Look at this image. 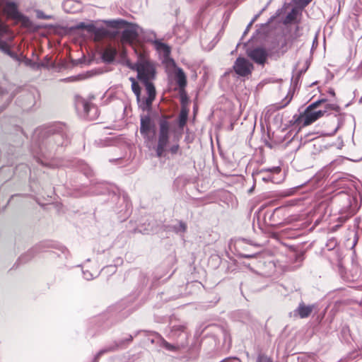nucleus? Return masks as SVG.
<instances>
[{
    "instance_id": "40",
    "label": "nucleus",
    "mask_w": 362,
    "mask_h": 362,
    "mask_svg": "<svg viewBox=\"0 0 362 362\" xmlns=\"http://www.w3.org/2000/svg\"><path fill=\"white\" fill-rule=\"evenodd\" d=\"M255 187V185L254 183L253 185L248 189V191H247L248 194H252Z\"/></svg>"
},
{
    "instance_id": "22",
    "label": "nucleus",
    "mask_w": 362,
    "mask_h": 362,
    "mask_svg": "<svg viewBox=\"0 0 362 362\" xmlns=\"http://www.w3.org/2000/svg\"><path fill=\"white\" fill-rule=\"evenodd\" d=\"M172 230L177 234H183L187 230V224L182 221H177V223L171 226Z\"/></svg>"
},
{
    "instance_id": "9",
    "label": "nucleus",
    "mask_w": 362,
    "mask_h": 362,
    "mask_svg": "<svg viewBox=\"0 0 362 362\" xmlns=\"http://www.w3.org/2000/svg\"><path fill=\"white\" fill-rule=\"evenodd\" d=\"M247 56L258 64H264L267 59L268 52L263 47H255L252 49H247Z\"/></svg>"
},
{
    "instance_id": "23",
    "label": "nucleus",
    "mask_w": 362,
    "mask_h": 362,
    "mask_svg": "<svg viewBox=\"0 0 362 362\" xmlns=\"http://www.w3.org/2000/svg\"><path fill=\"white\" fill-rule=\"evenodd\" d=\"M143 83L146 87V93L148 95L147 97L154 100L156 93L154 85L151 81L144 82Z\"/></svg>"
},
{
    "instance_id": "27",
    "label": "nucleus",
    "mask_w": 362,
    "mask_h": 362,
    "mask_svg": "<svg viewBox=\"0 0 362 362\" xmlns=\"http://www.w3.org/2000/svg\"><path fill=\"white\" fill-rule=\"evenodd\" d=\"M83 275L84 279L86 280H91L98 275V272L95 271L94 273H93L88 270H83Z\"/></svg>"
},
{
    "instance_id": "8",
    "label": "nucleus",
    "mask_w": 362,
    "mask_h": 362,
    "mask_svg": "<svg viewBox=\"0 0 362 362\" xmlns=\"http://www.w3.org/2000/svg\"><path fill=\"white\" fill-rule=\"evenodd\" d=\"M235 73L240 76H247L250 75L253 69L252 64L244 57L236 59L233 65Z\"/></svg>"
},
{
    "instance_id": "48",
    "label": "nucleus",
    "mask_w": 362,
    "mask_h": 362,
    "mask_svg": "<svg viewBox=\"0 0 362 362\" xmlns=\"http://www.w3.org/2000/svg\"><path fill=\"white\" fill-rule=\"evenodd\" d=\"M359 103H362V97L359 99Z\"/></svg>"
},
{
    "instance_id": "21",
    "label": "nucleus",
    "mask_w": 362,
    "mask_h": 362,
    "mask_svg": "<svg viewBox=\"0 0 362 362\" xmlns=\"http://www.w3.org/2000/svg\"><path fill=\"white\" fill-rule=\"evenodd\" d=\"M140 35L144 38V40L147 42H151L154 45L155 41H158L156 40V35L153 31L151 30H144L143 29V33L140 34Z\"/></svg>"
},
{
    "instance_id": "11",
    "label": "nucleus",
    "mask_w": 362,
    "mask_h": 362,
    "mask_svg": "<svg viewBox=\"0 0 362 362\" xmlns=\"http://www.w3.org/2000/svg\"><path fill=\"white\" fill-rule=\"evenodd\" d=\"M124 346V341H115L112 344L100 349L94 356L93 362H98L99 358L105 354L115 351L120 349Z\"/></svg>"
},
{
    "instance_id": "17",
    "label": "nucleus",
    "mask_w": 362,
    "mask_h": 362,
    "mask_svg": "<svg viewBox=\"0 0 362 362\" xmlns=\"http://www.w3.org/2000/svg\"><path fill=\"white\" fill-rule=\"evenodd\" d=\"M90 34L94 35L95 41H100L107 35V30L104 28H97L94 25Z\"/></svg>"
},
{
    "instance_id": "39",
    "label": "nucleus",
    "mask_w": 362,
    "mask_h": 362,
    "mask_svg": "<svg viewBox=\"0 0 362 362\" xmlns=\"http://www.w3.org/2000/svg\"><path fill=\"white\" fill-rule=\"evenodd\" d=\"M258 17V15L255 16L252 20L249 23V26H252V25L253 24V23L256 21V19Z\"/></svg>"
},
{
    "instance_id": "30",
    "label": "nucleus",
    "mask_w": 362,
    "mask_h": 362,
    "mask_svg": "<svg viewBox=\"0 0 362 362\" xmlns=\"http://www.w3.org/2000/svg\"><path fill=\"white\" fill-rule=\"evenodd\" d=\"M313 0H294V3L300 6L301 8L305 7L308 5Z\"/></svg>"
},
{
    "instance_id": "41",
    "label": "nucleus",
    "mask_w": 362,
    "mask_h": 362,
    "mask_svg": "<svg viewBox=\"0 0 362 362\" xmlns=\"http://www.w3.org/2000/svg\"><path fill=\"white\" fill-rule=\"evenodd\" d=\"M255 256V255H243V257H245V258H252V257H254Z\"/></svg>"
},
{
    "instance_id": "37",
    "label": "nucleus",
    "mask_w": 362,
    "mask_h": 362,
    "mask_svg": "<svg viewBox=\"0 0 362 362\" xmlns=\"http://www.w3.org/2000/svg\"><path fill=\"white\" fill-rule=\"evenodd\" d=\"M68 194L70 196L78 197V196H81V194L77 191H75V192H68Z\"/></svg>"
},
{
    "instance_id": "14",
    "label": "nucleus",
    "mask_w": 362,
    "mask_h": 362,
    "mask_svg": "<svg viewBox=\"0 0 362 362\" xmlns=\"http://www.w3.org/2000/svg\"><path fill=\"white\" fill-rule=\"evenodd\" d=\"M300 15H301V11L297 8H293L284 18L283 21L284 24L288 25L298 23V17Z\"/></svg>"
},
{
    "instance_id": "50",
    "label": "nucleus",
    "mask_w": 362,
    "mask_h": 362,
    "mask_svg": "<svg viewBox=\"0 0 362 362\" xmlns=\"http://www.w3.org/2000/svg\"><path fill=\"white\" fill-rule=\"evenodd\" d=\"M339 178H336V179H334V181H338V180H339Z\"/></svg>"
},
{
    "instance_id": "4",
    "label": "nucleus",
    "mask_w": 362,
    "mask_h": 362,
    "mask_svg": "<svg viewBox=\"0 0 362 362\" xmlns=\"http://www.w3.org/2000/svg\"><path fill=\"white\" fill-rule=\"evenodd\" d=\"M108 26L113 28H124L122 33L121 40L123 43L133 44L140 34L143 33V28L136 24L128 23L124 20H112L107 22Z\"/></svg>"
},
{
    "instance_id": "32",
    "label": "nucleus",
    "mask_w": 362,
    "mask_h": 362,
    "mask_svg": "<svg viewBox=\"0 0 362 362\" xmlns=\"http://www.w3.org/2000/svg\"><path fill=\"white\" fill-rule=\"evenodd\" d=\"M36 13L39 19H50L52 18L50 16L45 15L42 11H37Z\"/></svg>"
},
{
    "instance_id": "5",
    "label": "nucleus",
    "mask_w": 362,
    "mask_h": 362,
    "mask_svg": "<svg viewBox=\"0 0 362 362\" xmlns=\"http://www.w3.org/2000/svg\"><path fill=\"white\" fill-rule=\"evenodd\" d=\"M331 111H334V117H337L340 112V107L337 104L326 103L325 107L319 110H305L303 115L300 117V120L303 126H308L322 117L331 114Z\"/></svg>"
},
{
    "instance_id": "38",
    "label": "nucleus",
    "mask_w": 362,
    "mask_h": 362,
    "mask_svg": "<svg viewBox=\"0 0 362 362\" xmlns=\"http://www.w3.org/2000/svg\"><path fill=\"white\" fill-rule=\"evenodd\" d=\"M290 100H291V99H289L287 102L284 103V104H281L279 105H277L276 109H281V108H283V107H286L288 104Z\"/></svg>"
},
{
    "instance_id": "10",
    "label": "nucleus",
    "mask_w": 362,
    "mask_h": 362,
    "mask_svg": "<svg viewBox=\"0 0 362 362\" xmlns=\"http://www.w3.org/2000/svg\"><path fill=\"white\" fill-rule=\"evenodd\" d=\"M315 308V305H305L303 302L298 304V306L293 310V315L294 317H299L301 319L308 317L313 310Z\"/></svg>"
},
{
    "instance_id": "20",
    "label": "nucleus",
    "mask_w": 362,
    "mask_h": 362,
    "mask_svg": "<svg viewBox=\"0 0 362 362\" xmlns=\"http://www.w3.org/2000/svg\"><path fill=\"white\" fill-rule=\"evenodd\" d=\"M5 11L12 16H17L18 14V8L16 3L13 1H8L6 3Z\"/></svg>"
},
{
    "instance_id": "18",
    "label": "nucleus",
    "mask_w": 362,
    "mask_h": 362,
    "mask_svg": "<svg viewBox=\"0 0 362 362\" xmlns=\"http://www.w3.org/2000/svg\"><path fill=\"white\" fill-rule=\"evenodd\" d=\"M189 110L185 107H182L179 114L178 117V126L180 129H182L185 126L187 117H188Z\"/></svg>"
},
{
    "instance_id": "15",
    "label": "nucleus",
    "mask_w": 362,
    "mask_h": 362,
    "mask_svg": "<svg viewBox=\"0 0 362 362\" xmlns=\"http://www.w3.org/2000/svg\"><path fill=\"white\" fill-rule=\"evenodd\" d=\"M175 81L178 86L182 89L187 85L186 75L183 70L180 68H177L175 71Z\"/></svg>"
},
{
    "instance_id": "7",
    "label": "nucleus",
    "mask_w": 362,
    "mask_h": 362,
    "mask_svg": "<svg viewBox=\"0 0 362 362\" xmlns=\"http://www.w3.org/2000/svg\"><path fill=\"white\" fill-rule=\"evenodd\" d=\"M140 134L148 146L155 139L156 124L148 115H142L140 119Z\"/></svg>"
},
{
    "instance_id": "3",
    "label": "nucleus",
    "mask_w": 362,
    "mask_h": 362,
    "mask_svg": "<svg viewBox=\"0 0 362 362\" xmlns=\"http://www.w3.org/2000/svg\"><path fill=\"white\" fill-rule=\"evenodd\" d=\"M134 51L137 54V62L134 64L128 62V67L132 70L136 71L137 78L142 83L153 80L156 77L154 64L148 59L146 53L143 49L134 48Z\"/></svg>"
},
{
    "instance_id": "43",
    "label": "nucleus",
    "mask_w": 362,
    "mask_h": 362,
    "mask_svg": "<svg viewBox=\"0 0 362 362\" xmlns=\"http://www.w3.org/2000/svg\"><path fill=\"white\" fill-rule=\"evenodd\" d=\"M274 171L275 173H279L281 171V168L279 167H276V168H274Z\"/></svg>"
},
{
    "instance_id": "2",
    "label": "nucleus",
    "mask_w": 362,
    "mask_h": 362,
    "mask_svg": "<svg viewBox=\"0 0 362 362\" xmlns=\"http://www.w3.org/2000/svg\"><path fill=\"white\" fill-rule=\"evenodd\" d=\"M38 146L40 153L45 156L46 150L52 151L56 146H62L66 143V134L62 129L50 127L38 132Z\"/></svg>"
},
{
    "instance_id": "25",
    "label": "nucleus",
    "mask_w": 362,
    "mask_h": 362,
    "mask_svg": "<svg viewBox=\"0 0 362 362\" xmlns=\"http://www.w3.org/2000/svg\"><path fill=\"white\" fill-rule=\"evenodd\" d=\"M326 103H328L326 99L318 100L309 105L305 110H316L317 107H322V105L325 107Z\"/></svg>"
},
{
    "instance_id": "52",
    "label": "nucleus",
    "mask_w": 362,
    "mask_h": 362,
    "mask_svg": "<svg viewBox=\"0 0 362 362\" xmlns=\"http://www.w3.org/2000/svg\"><path fill=\"white\" fill-rule=\"evenodd\" d=\"M330 94L334 95V92H330Z\"/></svg>"
},
{
    "instance_id": "51",
    "label": "nucleus",
    "mask_w": 362,
    "mask_h": 362,
    "mask_svg": "<svg viewBox=\"0 0 362 362\" xmlns=\"http://www.w3.org/2000/svg\"><path fill=\"white\" fill-rule=\"evenodd\" d=\"M262 180H263V181H268V180H267V179H265V178H263Z\"/></svg>"
},
{
    "instance_id": "42",
    "label": "nucleus",
    "mask_w": 362,
    "mask_h": 362,
    "mask_svg": "<svg viewBox=\"0 0 362 362\" xmlns=\"http://www.w3.org/2000/svg\"><path fill=\"white\" fill-rule=\"evenodd\" d=\"M251 26H249V24L247 25L245 32H244V35H246V33L249 31L250 28Z\"/></svg>"
},
{
    "instance_id": "16",
    "label": "nucleus",
    "mask_w": 362,
    "mask_h": 362,
    "mask_svg": "<svg viewBox=\"0 0 362 362\" xmlns=\"http://www.w3.org/2000/svg\"><path fill=\"white\" fill-rule=\"evenodd\" d=\"M154 46L156 49L160 54H162L164 57H168L170 55V47L168 45L158 40L154 42Z\"/></svg>"
},
{
    "instance_id": "24",
    "label": "nucleus",
    "mask_w": 362,
    "mask_h": 362,
    "mask_svg": "<svg viewBox=\"0 0 362 362\" xmlns=\"http://www.w3.org/2000/svg\"><path fill=\"white\" fill-rule=\"evenodd\" d=\"M129 80L132 82V90L133 93L135 94L136 99H139V97L141 96V88L139 83L132 77L129 78Z\"/></svg>"
},
{
    "instance_id": "45",
    "label": "nucleus",
    "mask_w": 362,
    "mask_h": 362,
    "mask_svg": "<svg viewBox=\"0 0 362 362\" xmlns=\"http://www.w3.org/2000/svg\"><path fill=\"white\" fill-rule=\"evenodd\" d=\"M331 245L334 247L336 245V242L334 240L331 241Z\"/></svg>"
},
{
    "instance_id": "29",
    "label": "nucleus",
    "mask_w": 362,
    "mask_h": 362,
    "mask_svg": "<svg viewBox=\"0 0 362 362\" xmlns=\"http://www.w3.org/2000/svg\"><path fill=\"white\" fill-rule=\"evenodd\" d=\"M81 171L86 175L87 177H90L93 174L92 170L86 164H83L81 167Z\"/></svg>"
},
{
    "instance_id": "13",
    "label": "nucleus",
    "mask_w": 362,
    "mask_h": 362,
    "mask_svg": "<svg viewBox=\"0 0 362 362\" xmlns=\"http://www.w3.org/2000/svg\"><path fill=\"white\" fill-rule=\"evenodd\" d=\"M81 103L84 112L90 117V119H95L98 115L97 107L85 100H83Z\"/></svg>"
},
{
    "instance_id": "33",
    "label": "nucleus",
    "mask_w": 362,
    "mask_h": 362,
    "mask_svg": "<svg viewBox=\"0 0 362 362\" xmlns=\"http://www.w3.org/2000/svg\"><path fill=\"white\" fill-rule=\"evenodd\" d=\"M257 362H272V361L264 355H259L257 358Z\"/></svg>"
},
{
    "instance_id": "36",
    "label": "nucleus",
    "mask_w": 362,
    "mask_h": 362,
    "mask_svg": "<svg viewBox=\"0 0 362 362\" xmlns=\"http://www.w3.org/2000/svg\"><path fill=\"white\" fill-rule=\"evenodd\" d=\"M74 1L71 0H66L64 3V9L66 10V7L70 6L71 4H73Z\"/></svg>"
},
{
    "instance_id": "31",
    "label": "nucleus",
    "mask_w": 362,
    "mask_h": 362,
    "mask_svg": "<svg viewBox=\"0 0 362 362\" xmlns=\"http://www.w3.org/2000/svg\"><path fill=\"white\" fill-rule=\"evenodd\" d=\"M300 186H297L296 187H293V188H291L289 189L288 190H286V192H284L283 193V195L285 196V197H288V196H291V195H293L296 191L300 187Z\"/></svg>"
},
{
    "instance_id": "46",
    "label": "nucleus",
    "mask_w": 362,
    "mask_h": 362,
    "mask_svg": "<svg viewBox=\"0 0 362 362\" xmlns=\"http://www.w3.org/2000/svg\"><path fill=\"white\" fill-rule=\"evenodd\" d=\"M280 209H281L280 208H276L274 211V213L279 211Z\"/></svg>"
},
{
    "instance_id": "47",
    "label": "nucleus",
    "mask_w": 362,
    "mask_h": 362,
    "mask_svg": "<svg viewBox=\"0 0 362 362\" xmlns=\"http://www.w3.org/2000/svg\"><path fill=\"white\" fill-rule=\"evenodd\" d=\"M339 129V127H337L334 129V133H336V132L337 131V129Z\"/></svg>"
},
{
    "instance_id": "26",
    "label": "nucleus",
    "mask_w": 362,
    "mask_h": 362,
    "mask_svg": "<svg viewBox=\"0 0 362 362\" xmlns=\"http://www.w3.org/2000/svg\"><path fill=\"white\" fill-rule=\"evenodd\" d=\"M94 25L93 23H80L77 25L76 28L78 29H83L86 30L88 33L90 34L92 30L93 29Z\"/></svg>"
},
{
    "instance_id": "49",
    "label": "nucleus",
    "mask_w": 362,
    "mask_h": 362,
    "mask_svg": "<svg viewBox=\"0 0 362 362\" xmlns=\"http://www.w3.org/2000/svg\"><path fill=\"white\" fill-rule=\"evenodd\" d=\"M340 119H341V117H338L337 120L339 122Z\"/></svg>"
},
{
    "instance_id": "12",
    "label": "nucleus",
    "mask_w": 362,
    "mask_h": 362,
    "mask_svg": "<svg viewBox=\"0 0 362 362\" xmlns=\"http://www.w3.org/2000/svg\"><path fill=\"white\" fill-rule=\"evenodd\" d=\"M116 55V48L112 47H107L102 52L101 57L104 62L109 64L115 60Z\"/></svg>"
},
{
    "instance_id": "35",
    "label": "nucleus",
    "mask_w": 362,
    "mask_h": 362,
    "mask_svg": "<svg viewBox=\"0 0 362 362\" xmlns=\"http://www.w3.org/2000/svg\"><path fill=\"white\" fill-rule=\"evenodd\" d=\"M221 362H241V361L236 357H229L223 359Z\"/></svg>"
},
{
    "instance_id": "19",
    "label": "nucleus",
    "mask_w": 362,
    "mask_h": 362,
    "mask_svg": "<svg viewBox=\"0 0 362 362\" xmlns=\"http://www.w3.org/2000/svg\"><path fill=\"white\" fill-rule=\"evenodd\" d=\"M153 100H153L150 98H148V97L141 98V96L139 97V99H136L137 104H138L139 108H141L143 110H147L150 109Z\"/></svg>"
},
{
    "instance_id": "34",
    "label": "nucleus",
    "mask_w": 362,
    "mask_h": 362,
    "mask_svg": "<svg viewBox=\"0 0 362 362\" xmlns=\"http://www.w3.org/2000/svg\"><path fill=\"white\" fill-rule=\"evenodd\" d=\"M133 340V337L132 335H129V337L124 339H119V341H124V346L122 349H124L126 347L127 344L131 343Z\"/></svg>"
},
{
    "instance_id": "44",
    "label": "nucleus",
    "mask_w": 362,
    "mask_h": 362,
    "mask_svg": "<svg viewBox=\"0 0 362 362\" xmlns=\"http://www.w3.org/2000/svg\"><path fill=\"white\" fill-rule=\"evenodd\" d=\"M38 162H40L42 165H47L46 163H45L40 158H38Z\"/></svg>"
},
{
    "instance_id": "1",
    "label": "nucleus",
    "mask_w": 362,
    "mask_h": 362,
    "mask_svg": "<svg viewBox=\"0 0 362 362\" xmlns=\"http://www.w3.org/2000/svg\"><path fill=\"white\" fill-rule=\"evenodd\" d=\"M172 133L174 134L173 141L175 144L169 148L168 151L172 154H175L180 148L178 144L180 136L173 130L171 123L168 119L165 117L161 118L158 122V141L155 146V151L158 157H162L167 151Z\"/></svg>"
},
{
    "instance_id": "6",
    "label": "nucleus",
    "mask_w": 362,
    "mask_h": 362,
    "mask_svg": "<svg viewBox=\"0 0 362 362\" xmlns=\"http://www.w3.org/2000/svg\"><path fill=\"white\" fill-rule=\"evenodd\" d=\"M171 337L173 338L181 337L182 340L176 344H172L162 338L160 341V346L170 351H179L187 346L188 334L185 332V327L184 325L174 326L171 331Z\"/></svg>"
},
{
    "instance_id": "53",
    "label": "nucleus",
    "mask_w": 362,
    "mask_h": 362,
    "mask_svg": "<svg viewBox=\"0 0 362 362\" xmlns=\"http://www.w3.org/2000/svg\"><path fill=\"white\" fill-rule=\"evenodd\" d=\"M330 94L334 95V92H330Z\"/></svg>"
},
{
    "instance_id": "28",
    "label": "nucleus",
    "mask_w": 362,
    "mask_h": 362,
    "mask_svg": "<svg viewBox=\"0 0 362 362\" xmlns=\"http://www.w3.org/2000/svg\"><path fill=\"white\" fill-rule=\"evenodd\" d=\"M122 199H123V202L125 203L127 214H129V212L132 208V203L129 200V197L127 194H123Z\"/></svg>"
}]
</instances>
